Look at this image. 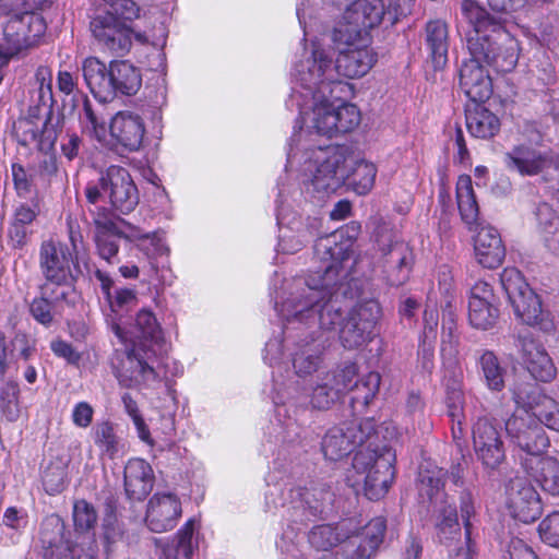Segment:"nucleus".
I'll return each instance as SVG.
<instances>
[{"label":"nucleus","mask_w":559,"mask_h":559,"mask_svg":"<svg viewBox=\"0 0 559 559\" xmlns=\"http://www.w3.org/2000/svg\"><path fill=\"white\" fill-rule=\"evenodd\" d=\"M483 62L471 56L460 68V87L472 103H485L492 95V81Z\"/></svg>","instance_id":"c85d7f7f"},{"label":"nucleus","mask_w":559,"mask_h":559,"mask_svg":"<svg viewBox=\"0 0 559 559\" xmlns=\"http://www.w3.org/2000/svg\"><path fill=\"white\" fill-rule=\"evenodd\" d=\"M437 533L440 542L447 543L461 534L457 509L453 504H444L438 511Z\"/></svg>","instance_id":"6e6d98bb"},{"label":"nucleus","mask_w":559,"mask_h":559,"mask_svg":"<svg viewBox=\"0 0 559 559\" xmlns=\"http://www.w3.org/2000/svg\"><path fill=\"white\" fill-rule=\"evenodd\" d=\"M535 49L534 67L537 79L548 88L559 85V60L545 48L548 37H528Z\"/></svg>","instance_id":"c9c22d12"},{"label":"nucleus","mask_w":559,"mask_h":559,"mask_svg":"<svg viewBox=\"0 0 559 559\" xmlns=\"http://www.w3.org/2000/svg\"><path fill=\"white\" fill-rule=\"evenodd\" d=\"M543 542L552 547H559V511L548 514L538 527Z\"/></svg>","instance_id":"338daca9"},{"label":"nucleus","mask_w":559,"mask_h":559,"mask_svg":"<svg viewBox=\"0 0 559 559\" xmlns=\"http://www.w3.org/2000/svg\"><path fill=\"white\" fill-rule=\"evenodd\" d=\"M106 198L111 209L120 214H129L139 204L138 188L124 167L111 165L102 173Z\"/></svg>","instance_id":"4be33fe9"},{"label":"nucleus","mask_w":559,"mask_h":559,"mask_svg":"<svg viewBox=\"0 0 559 559\" xmlns=\"http://www.w3.org/2000/svg\"><path fill=\"white\" fill-rule=\"evenodd\" d=\"M448 471L439 467L430 461L423 462L418 468V491L432 502L439 495H444L443 489Z\"/></svg>","instance_id":"4c0bfd02"},{"label":"nucleus","mask_w":559,"mask_h":559,"mask_svg":"<svg viewBox=\"0 0 559 559\" xmlns=\"http://www.w3.org/2000/svg\"><path fill=\"white\" fill-rule=\"evenodd\" d=\"M314 489L296 486L288 495V518L275 539L278 559H314Z\"/></svg>","instance_id":"1a4fd4ad"},{"label":"nucleus","mask_w":559,"mask_h":559,"mask_svg":"<svg viewBox=\"0 0 559 559\" xmlns=\"http://www.w3.org/2000/svg\"><path fill=\"white\" fill-rule=\"evenodd\" d=\"M124 490L133 500H144L153 489L152 466L143 459H130L123 471Z\"/></svg>","instance_id":"72a5a7b5"},{"label":"nucleus","mask_w":559,"mask_h":559,"mask_svg":"<svg viewBox=\"0 0 559 559\" xmlns=\"http://www.w3.org/2000/svg\"><path fill=\"white\" fill-rule=\"evenodd\" d=\"M459 350L452 344L441 348L443 367L442 386L444 392L463 391V369L457 359Z\"/></svg>","instance_id":"c03bdc74"},{"label":"nucleus","mask_w":559,"mask_h":559,"mask_svg":"<svg viewBox=\"0 0 559 559\" xmlns=\"http://www.w3.org/2000/svg\"><path fill=\"white\" fill-rule=\"evenodd\" d=\"M534 215L546 247L554 253H559V215L547 202L538 203Z\"/></svg>","instance_id":"58836bf2"},{"label":"nucleus","mask_w":559,"mask_h":559,"mask_svg":"<svg viewBox=\"0 0 559 559\" xmlns=\"http://www.w3.org/2000/svg\"><path fill=\"white\" fill-rule=\"evenodd\" d=\"M456 201L462 219L467 225L476 223L479 210L471 176L462 175L459 177L456 182Z\"/></svg>","instance_id":"a18cd8bd"},{"label":"nucleus","mask_w":559,"mask_h":559,"mask_svg":"<svg viewBox=\"0 0 559 559\" xmlns=\"http://www.w3.org/2000/svg\"><path fill=\"white\" fill-rule=\"evenodd\" d=\"M444 404L451 421H457L459 429L461 430V419H464V391L444 392Z\"/></svg>","instance_id":"774afa93"},{"label":"nucleus","mask_w":559,"mask_h":559,"mask_svg":"<svg viewBox=\"0 0 559 559\" xmlns=\"http://www.w3.org/2000/svg\"><path fill=\"white\" fill-rule=\"evenodd\" d=\"M506 432L518 449V461L523 469L532 468L534 463L545 456L550 445L544 427L528 413L513 414L508 418Z\"/></svg>","instance_id":"2eb2a0df"},{"label":"nucleus","mask_w":559,"mask_h":559,"mask_svg":"<svg viewBox=\"0 0 559 559\" xmlns=\"http://www.w3.org/2000/svg\"><path fill=\"white\" fill-rule=\"evenodd\" d=\"M370 39L371 37H348L334 62L337 74L356 79L370 71L378 59Z\"/></svg>","instance_id":"412c9836"},{"label":"nucleus","mask_w":559,"mask_h":559,"mask_svg":"<svg viewBox=\"0 0 559 559\" xmlns=\"http://www.w3.org/2000/svg\"><path fill=\"white\" fill-rule=\"evenodd\" d=\"M45 112L40 117V124L35 147L44 153H49L58 139L59 127L63 121L62 116H53L51 108H44Z\"/></svg>","instance_id":"8fccbe9b"},{"label":"nucleus","mask_w":559,"mask_h":559,"mask_svg":"<svg viewBox=\"0 0 559 559\" xmlns=\"http://www.w3.org/2000/svg\"><path fill=\"white\" fill-rule=\"evenodd\" d=\"M478 365L486 386L490 391L500 392L504 389L507 369L491 350H484L478 358Z\"/></svg>","instance_id":"49530a36"},{"label":"nucleus","mask_w":559,"mask_h":559,"mask_svg":"<svg viewBox=\"0 0 559 559\" xmlns=\"http://www.w3.org/2000/svg\"><path fill=\"white\" fill-rule=\"evenodd\" d=\"M483 104L472 103L466 106V127L472 136L490 139L499 132L501 123L499 118Z\"/></svg>","instance_id":"f704fd0d"},{"label":"nucleus","mask_w":559,"mask_h":559,"mask_svg":"<svg viewBox=\"0 0 559 559\" xmlns=\"http://www.w3.org/2000/svg\"><path fill=\"white\" fill-rule=\"evenodd\" d=\"M348 146L337 142L321 145L317 142V192L336 190L348 183L358 195H366L374 185L377 168L374 164L361 160L349 174L346 159Z\"/></svg>","instance_id":"9d476101"},{"label":"nucleus","mask_w":559,"mask_h":559,"mask_svg":"<svg viewBox=\"0 0 559 559\" xmlns=\"http://www.w3.org/2000/svg\"><path fill=\"white\" fill-rule=\"evenodd\" d=\"M79 124L84 134L100 141L106 133V121L90 98L84 95L79 110Z\"/></svg>","instance_id":"de8ad7c7"},{"label":"nucleus","mask_w":559,"mask_h":559,"mask_svg":"<svg viewBox=\"0 0 559 559\" xmlns=\"http://www.w3.org/2000/svg\"><path fill=\"white\" fill-rule=\"evenodd\" d=\"M82 73L86 86L99 103L117 96H133L142 86L141 70L128 60H112L106 66L96 57L83 61Z\"/></svg>","instance_id":"9b49d317"},{"label":"nucleus","mask_w":559,"mask_h":559,"mask_svg":"<svg viewBox=\"0 0 559 559\" xmlns=\"http://www.w3.org/2000/svg\"><path fill=\"white\" fill-rule=\"evenodd\" d=\"M97 212L90 209L95 224L94 242L98 257L109 264L118 262V252L122 237L129 240H141V248L151 258L167 257L169 248L157 237L155 233H143L138 227H131L130 233L123 235L117 225L108 217L106 207H96Z\"/></svg>","instance_id":"ddd939ff"},{"label":"nucleus","mask_w":559,"mask_h":559,"mask_svg":"<svg viewBox=\"0 0 559 559\" xmlns=\"http://www.w3.org/2000/svg\"><path fill=\"white\" fill-rule=\"evenodd\" d=\"M498 317L497 300L468 301V321L473 328L488 330L495 325Z\"/></svg>","instance_id":"3c124183"},{"label":"nucleus","mask_w":559,"mask_h":559,"mask_svg":"<svg viewBox=\"0 0 559 559\" xmlns=\"http://www.w3.org/2000/svg\"><path fill=\"white\" fill-rule=\"evenodd\" d=\"M386 519L372 518L358 532L352 519L333 524H317V559H374L386 535Z\"/></svg>","instance_id":"0eeeda50"},{"label":"nucleus","mask_w":559,"mask_h":559,"mask_svg":"<svg viewBox=\"0 0 559 559\" xmlns=\"http://www.w3.org/2000/svg\"><path fill=\"white\" fill-rule=\"evenodd\" d=\"M43 108L38 106L29 107L28 114L24 118H20L13 124V134L19 144L23 146L36 144L38 130L40 124Z\"/></svg>","instance_id":"09e8293b"},{"label":"nucleus","mask_w":559,"mask_h":559,"mask_svg":"<svg viewBox=\"0 0 559 559\" xmlns=\"http://www.w3.org/2000/svg\"><path fill=\"white\" fill-rule=\"evenodd\" d=\"M545 397L536 384L525 383L516 385L512 391V399L518 407L522 409L514 414L528 413L534 417L536 408L543 403Z\"/></svg>","instance_id":"4d7b16f0"},{"label":"nucleus","mask_w":559,"mask_h":559,"mask_svg":"<svg viewBox=\"0 0 559 559\" xmlns=\"http://www.w3.org/2000/svg\"><path fill=\"white\" fill-rule=\"evenodd\" d=\"M360 231V223L352 221L329 235H317V252H322L317 273L323 272L320 284L317 282V307L328 296V300L317 311L322 330L332 331L342 326L345 318L338 306L340 298L353 300L362 294L360 281L349 277L343 266L350 258Z\"/></svg>","instance_id":"39448f33"},{"label":"nucleus","mask_w":559,"mask_h":559,"mask_svg":"<svg viewBox=\"0 0 559 559\" xmlns=\"http://www.w3.org/2000/svg\"><path fill=\"white\" fill-rule=\"evenodd\" d=\"M333 58L317 46V141L329 140L352 132L361 120L360 110L347 100L354 94L353 85L333 75Z\"/></svg>","instance_id":"423d86ee"},{"label":"nucleus","mask_w":559,"mask_h":559,"mask_svg":"<svg viewBox=\"0 0 559 559\" xmlns=\"http://www.w3.org/2000/svg\"><path fill=\"white\" fill-rule=\"evenodd\" d=\"M29 38L31 37H0V83L3 80V69L9 62L28 47L35 45V41L28 40Z\"/></svg>","instance_id":"bf43d9fd"},{"label":"nucleus","mask_w":559,"mask_h":559,"mask_svg":"<svg viewBox=\"0 0 559 559\" xmlns=\"http://www.w3.org/2000/svg\"><path fill=\"white\" fill-rule=\"evenodd\" d=\"M355 449L352 467L346 472V483L372 501L384 497L395 475V453L385 442H380L373 418L353 420L328 430L321 442L326 460L338 461Z\"/></svg>","instance_id":"7ed1b4c3"},{"label":"nucleus","mask_w":559,"mask_h":559,"mask_svg":"<svg viewBox=\"0 0 559 559\" xmlns=\"http://www.w3.org/2000/svg\"><path fill=\"white\" fill-rule=\"evenodd\" d=\"M282 325L278 331H274L273 336L265 343L263 359L273 370L280 368L282 372V359L284 355V342L287 348L292 347V338H289L286 322L281 319Z\"/></svg>","instance_id":"603ef678"},{"label":"nucleus","mask_w":559,"mask_h":559,"mask_svg":"<svg viewBox=\"0 0 559 559\" xmlns=\"http://www.w3.org/2000/svg\"><path fill=\"white\" fill-rule=\"evenodd\" d=\"M516 347L530 374L538 381L549 382L556 376V368L545 348L530 334H521Z\"/></svg>","instance_id":"7c9ffc66"},{"label":"nucleus","mask_w":559,"mask_h":559,"mask_svg":"<svg viewBox=\"0 0 559 559\" xmlns=\"http://www.w3.org/2000/svg\"><path fill=\"white\" fill-rule=\"evenodd\" d=\"M380 314L378 301L370 299L354 306L340 328V340L345 348H358L372 337Z\"/></svg>","instance_id":"6ab92c4d"},{"label":"nucleus","mask_w":559,"mask_h":559,"mask_svg":"<svg viewBox=\"0 0 559 559\" xmlns=\"http://www.w3.org/2000/svg\"><path fill=\"white\" fill-rule=\"evenodd\" d=\"M550 152L537 150L530 144L512 146L503 156V163L509 171L522 177H534L543 173L548 165Z\"/></svg>","instance_id":"2f4dec72"},{"label":"nucleus","mask_w":559,"mask_h":559,"mask_svg":"<svg viewBox=\"0 0 559 559\" xmlns=\"http://www.w3.org/2000/svg\"><path fill=\"white\" fill-rule=\"evenodd\" d=\"M88 222L84 214L80 217L70 214L67 217L68 237L70 245L69 248L72 252L83 259H90L87 248L84 241V235L88 230Z\"/></svg>","instance_id":"5fc2aeb1"},{"label":"nucleus","mask_w":559,"mask_h":559,"mask_svg":"<svg viewBox=\"0 0 559 559\" xmlns=\"http://www.w3.org/2000/svg\"><path fill=\"white\" fill-rule=\"evenodd\" d=\"M10 352L27 361L36 352V340L23 331H16L10 341Z\"/></svg>","instance_id":"69168bd1"},{"label":"nucleus","mask_w":559,"mask_h":559,"mask_svg":"<svg viewBox=\"0 0 559 559\" xmlns=\"http://www.w3.org/2000/svg\"><path fill=\"white\" fill-rule=\"evenodd\" d=\"M195 520H188L177 532L171 544L165 546L160 559H192L197 544L193 540Z\"/></svg>","instance_id":"a19ab883"},{"label":"nucleus","mask_w":559,"mask_h":559,"mask_svg":"<svg viewBox=\"0 0 559 559\" xmlns=\"http://www.w3.org/2000/svg\"><path fill=\"white\" fill-rule=\"evenodd\" d=\"M94 443L103 454L112 459L119 451L115 426L109 420L97 421L92 430Z\"/></svg>","instance_id":"13d9d810"},{"label":"nucleus","mask_w":559,"mask_h":559,"mask_svg":"<svg viewBox=\"0 0 559 559\" xmlns=\"http://www.w3.org/2000/svg\"><path fill=\"white\" fill-rule=\"evenodd\" d=\"M372 239L385 259L383 272L390 286L399 287L409 277L412 270V252L408 247L399 240L391 224L379 223L373 233Z\"/></svg>","instance_id":"dca6fc26"},{"label":"nucleus","mask_w":559,"mask_h":559,"mask_svg":"<svg viewBox=\"0 0 559 559\" xmlns=\"http://www.w3.org/2000/svg\"><path fill=\"white\" fill-rule=\"evenodd\" d=\"M109 134L112 147L118 153L136 152L144 140L145 124L140 115L121 110L111 118Z\"/></svg>","instance_id":"393cba45"},{"label":"nucleus","mask_w":559,"mask_h":559,"mask_svg":"<svg viewBox=\"0 0 559 559\" xmlns=\"http://www.w3.org/2000/svg\"><path fill=\"white\" fill-rule=\"evenodd\" d=\"M534 478L544 491L559 496V461L555 457L544 456L532 468L523 469Z\"/></svg>","instance_id":"79ce46f5"},{"label":"nucleus","mask_w":559,"mask_h":559,"mask_svg":"<svg viewBox=\"0 0 559 559\" xmlns=\"http://www.w3.org/2000/svg\"><path fill=\"white\" fill-rule=\"evenodd\" d=\"M45 32L46 22L39 13L23 11L10 16L3 35H45Z\"/></svg>","instance_id":"37998d69"},{"label":"nucleus","mask_w":559,"mask_h":559,"mask_svg":"<svg viewBox=\"0 0 559 559\" xmlns=\"http://www.w3.org/2000/svg\"><path fill=\"white\" fill-rule=\"evenodd\" d=\"M449 37H426L425 49L427 59L436 71L442 70L448 63Z\"/></svg>","instance_id":"680f3d73"},{"label":"nucleus","mask_w":559,"mask_h":559,"mask_svg":"<svg viewBox=\"0 0 559 559\" xmlns=\"http://www.w3.org/2000/svg\"><path fill=\"white\" fill-rule=\"evenodd\" d=\"M72 518L78 534L88 533L97 522L95 508L84 499L74 502Z\"/></svg>","instance_id":"052dcab7"},{"label":"nucleus","mask_w":559,"mask_h":559,"mask_svg":"<svg viewBox=\"0 0 559 559\" xmlns=\"http://www.w3.org/2000/svg\"><path fill=\"white\" fill-rule=\"evenodd\" d=\"M382 0H355L343 14L347 35H368L384 17Z\"/></svg>","instance_id":"c756f323"},{"label":"nucleus","mask_w":559,"mask_h":559,"mask_svg":"<svg viewBox=\"0 0 559 559\" xmlns=\"http://www.w3.org/2000/svg\"><path fill=\"white\" fill-rule=\"evenodd\" d=\"M507 506L511 515L523 523L539 519L543 503L535 487L523 477H514L507 485Z\"/></svg>","instance_id":"b1692460"},{"label":"nucleus","mask_w":559,"mask_h":559,"mask_svg":"<svg viewBox=\"0 0 559 559\" xmlns=\"http://www.w3.org/2000/svg\"><path fill=\"white\" fill-rule=\"evenodd\" d=\"M358 367L346 361L336 370L328 373L321 383H317V409L329 408L345 391H352L350 405L355 412H362L377 395L381 377L369 372L356 380Z\"/></svg>","instance_id":"f8f14e48"},{"label":"nucleus","mask_w":559,"mask_h":559,"mask_svg":"<svg viewBox=\"0 0 559 559\" xmlns=\"http://www.w3.org/2000/svg\"><path fill=\"white\" fill-rule=\"evenodd\" d=\"M477 262L486 269H495L506 257V247L499 231L492 226H481L474 238Z\"/></svg>","instance_id":"473e14b6"},{"label":"nucleus","mask_w":559,"mask_h":559,"mask_svg":"<svg viewBox=\"0 0 559 559\" xmlns=\"http://www.w3.org/2000/svg\"><path fill=\"white\" fill-rule=\"evenodd\" d=\"M534 418L539 425L559 432V402L551 397H545L536 408Z\"/></svg>","instance_id":"e2e57ef3"},{"label":"nucleus","mask_w":559,"mask_h":559,"mask_svg":"<svg viewBox=\"0 0 559 559\" xmlns=\"http://www.w3.org/2000/svg\"><path fill=\"white\" fill-rule=\"evenodd\" d=\"M38 266L44 278L40 286L69 294H80L76 283L80 276H86L91 282L97 281L102 292L109 296L112 284L109 274L92 263L91 259L76 255L67 243L60 240L50 238L40 243Z\"/></svg>","instance_id":"6e6552de"},{"label":"nucleus","mask_w":559,"mask_h":559,"mask_svg":"<svg viewBox=\"0 0 559 559\" xmlns=\"http://www.w3.org/2000/svg\"><path fill=\"white\" fill-rule=\"evenodd\" d=\"M460 514L465 530L466 545L457 548L451 559H473L471 535L473 520L476 518V493L474 486L464 487L459 493Z\"/></svg>","instance_id":"e433bc0d"},{"label":"nucleus","mask_w":559,"mask_h":559,"mask_svg":"<svg viewBox=\"0 0 559 559\" xmlns=\"http://www.w3.org/2000/svg\"><path fill=\"white\" fill-rule=\"evenodd\" d=\"M462 15L472 25L473 31L477 34L491 33H510L500 22L496 21L485 8L475 0H463L461 3Z\"/></svg>","instance_id":"ea45409f"},{"label":"nucleus","mask_w":559,"mask_h":559,"mask_svg":"<svg viewBox=\"0 0 559 559\" xmlns=\"http://www.w3.org/2000/svg\"><path fill=\"white\" fill-rule=\"evenodd\" d=\"M167 37H134V58L138 62L145 64L148 70L160 72L158 78L159 94L156 96L155 104L162 105L166 99V53L164 51Z\"/></svg>","instance_id":"cd10ccee"},{"label":"nucleus","mask_w":559,"mask_h":559,"mask_svg":"<svg viewBox=\"0 0 559 559\" xmlns=\"http://www.w3.org/2000/svg\"><path fill=\"white\" fill-rule=\"evenodd\" d=\"M500 285L515 317L521 322L536 326L544 332L554 330L549 312L543 309L538 295L530 287L516 267H506L501 272Z\"/></svg>","instance_id":"4468645a"},{"label":"nucleus","mask_w":559,"mask_h":559,"mask_svg":"<svg viewBox=\"0 0 559 559\" xmlns=\"http://www.w3.org/2000/svg\"><path fill=\"white\" fill-rule=\"evenodd\" d=\"M181 514V502L177 495L156 492L148 500L145 524L151 532H168L176 527Z\"/></svg>","instance_id":"a878e982"},{"label":"nucleus","mask_w":559,"mask_h":559,"mask_svg":"<svg viewBox=\"0 0 559 559\" xmlns=\"http://www.w3.org/2000/svg\"><path fill=\"white\" fill-rule=\"evenodd\" d=\"M134 330V340L127 345L115 367L119 385L142 391L154 389L165 379L167 391L175 401L168 374L177 376L182 372V367L168 356V344L154 312L150 309L140 310Z\"/></svg>","instance_id":"20e7f679"},{"label":"nucleus","mask_w":559,"mask_h":559,"mask_svg":"<svg viewBox=\"0 0 559 559\" xmlns=\"http://www.w3.org/2000/svg\"><path fill=\"white\" fill-rule=\"evenodd\" d=\"M0 412L2 417L10 423L16 421L20 417V385L13 379L1 383Z\"/></svg>","instance_id":"864d4df0"},{"label":"nucleus","mask_w":559,"mask_h":559,"mask_svg":"<svg viewBox=\"0 0 559 559\" xmlns=\"http://www.w3.org/2000/svg\"><path fill=\"white\" fill-rule=\"evenodd\" d=\"M473 447L485 468L496 469L506 459L498 425L488 416L478 417L472 428Z\"/></svg>","instance_id":"5701e85b"},{"label":"nucleus","mask_w":559,"mask_h":559,"mask_svg":"<svg viewBox=\"0 0 559 559\" xmlns=\"http://www.w3.org/2000/svg\"><path fill=\"white\" fill-rule=\"evenodd\" d=\"M314 37H301L290 70L292 93L285 102L289 111H297L288 142L286 171L297 188L290 189L282 178L277 181L276 254L300 251L313 233L314 210Z\"/></svg>","instance_id":"f03ea898"},{"label":"nucleus","mask_w":559,"mask_h":559,"mask_svg":"<svg viewBox=\"0 0 559 559\" xmlns=\"http://www.w3.org/2000/svg\"><path fill=\"white\" fill-rule=\"evenodd\" d=\"M43 486L50 495L62 492L67 487V468L61 465H49L43 474Z\"/></svg>","instance_id":"0e129e2a"},{"label":"nucleus","mask_w":559,"mask_h":559,"mask_svg":"<svg viewBox=\"0 0 559 559\" xmlns=\"http://www.w3.org/2000/svg\"><path fill=\"white\" fill-rule=\"evenodd\" d=\"M90 546L72 543L66 537V524L58 514L47 515L39 530L43 559H94L92 540L87 537Z\"/></svg>","instance_id":"f3484780"},{"label":"nucleus","mask_w":559,"mask_h":559,"mask_svg":"<svg viewBox=\"0 0 559 559\" xmlns=\"http://www.w3.org/2000/svg\"><path fill=\"white\" fill-rule=\"evenodd\" d=\"M466 47L471 56L504 73L515 68L522 51L516 37H503L500 43L493 37H466Z\"/></svg>","instance_id":"a211bd4d"},{"label":"nucleus","mask_w":559,"mask_h":559,"mask_svg":"<svg viewBox=\"0 0 559 559\" xmlns=\"http://www.w3.org/2000/svg\"><path fill=\"white\" fill-rule=\"evenodd\" d=\"M269 297L280 319L286 322L294 372L272 371L269 397L274 416L266 428L267 442L277 448V460L287 447H306L313 423L314 396V276L311 273L283 277L277 271L269 284Z\"/></svg>","instance_id":"f257e3e1"},{"label":"nucleus","mask_w":559,"mask_h":559,"mask_svg":"<svg viewBox=\"0 0 559 559\" xmlns=\"http://www.w3.org/2000/svg\"><path fill=\"white\" fill-rule=\"evenodd\" d=\"M108 9L92 17L90 27L93 35H114L135 33L132 23L140 16V8L134 0H104Z\"/></svg>","instance_id":"aec40b11"},{"label":"nucleus","mask_w":559,"mask_h":559,"mask_svg":"<svg viewBox=\"0 0 559 559\" xmlns=\"http://www.w3.org/2000/svg\"><path fill=\"white\" fill-rule=\"evenodd\" d=\"M81 299L80 294L53 289L39 285V296L29 304V314L40 325L49 329L56 322L55 317L64 306L74 307Z\"/></svg>","instance_id":"bb28decb"}]
</instances>
